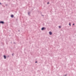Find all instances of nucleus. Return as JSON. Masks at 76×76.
Masks as SVG:
<instances>
[{
  "label": "nucleus",
  "mask_w": 76,
  "mask_h": 76,
  "mask_svg": "<svg viewBox=\"0 0 76 76\" xmlns=\"http://www.w3.org/2000/svg\"><path fill=\"white\" fill-rule=\"evenodd\" d=\"M58 27H59V28H61V26H58Z\"/></svg>",
  "instance_id": "6"
},
{
  "label": "nucleus",
  "mask_w": 76,
  "mask_h": 76,
  "mask_svg": "<svg viewBox=\"0 0 76 76\" xmlns=\"http://www.w3.org/2000/svg\"><path fill=\"white\" fill-rule=\"evenodd\" d=\"M49 4V2H48V4Z\"/></svg>",
  "instance_id": "11"
},
{
  "label": "nucleus",
  "mask_w": 76,
  "mask_h": 76,
  "mask_svg": "<svg viewBox=\"0 0 76 76\" xmlns=\"http://www.w3.org/2000/svg\"><path fill=\"white\" fill-rule=\"evenodd\" d=\"M37 61H36V62H35V63H37Z\"/></svg>",
  "instance_id": "10"
},
{
  "label": "nucleus",
  "mask_w": 76,
  "mask_h": 76,
  "mask_svg": "<svg viewBox=\"0 0 76 76\" xmlns=\"http://www.w3.org/2000/svg\"><path fill=\"white\" fill-rule=\"evenodd\" d=\"M0 23H1L3 24L4 23V22L3 21H1Z\"/></svg>",
  "instance_id": "1"
},
{
  "label": "nucleus",
  "mask_w": 76,
  "mask_h": 76,
  "mask_svg": "<svg viewBox=\"0 0 76 76\" xmlns=\"http://www.w3.org/2000/svg\"><path fill=\"white\" fill-rule=\"evenodd\" d=\"M69 25H70V26H71V24H70V23H69Z\"/></svg>",
  "instance_id": "7"
},
{
  "label": "nucleus",
  "mask_w": 76,
  "mask_h": 76,
  "mask_svg": "<svg viewBox=\"0 0 76 76\" xmlns=\"http://www.w3.org/2000/svg\"><path fill=\"white\" fill-rule=\"evenodd\" d=\"M75 25V24H74V23H73V25Z\"/></svg>",
  "instance_id": "8"
},
{
  "label": "nucleus",
  "mask_w": 76,
  "mask_h": 76,
  "mask_svg": "<svg viewBox=\"0 0 76 76\" xmlns=\"http://www.w3.org/2000/svg\"><path fill=\"white\" fill-rule=\"evenodd\" d=\"M13 17H14V16L13 15H11V17L13 18Z\"/></svg>",
  "instance_id": "3"
},
{
  "label": "nucleus",
  "mask_w": 76,
  "mask_h": 76,
  "mask_svg": "<svg viewBox=\"0 0 76 76\" xmlns=\"http://www.w3.org/2000/svg\"><path fill=\"white\" fill-rule=\"evenodd\" d=\"M44 29V27H43V28H42V30H43Z\"/></svg>",
  "instance_id": "4"
},
{
  "label": "nucleus",
  "mask_w": 76,
  "mask_h": 76,
  "mask_svg": "<svg viewBox=\"0 0 76 76\" xmlns=\"http://www.w3.org/2000/svg\"><path fill=\"white\" fill-rule=\"evenodd\" d=\"M49 34H50V35H51L52 34L51 32V31H50V32H49Z\"/></svg>",
  "instance_id": "2"
},
{
  "label": "nucleus",
  "mask_w": 76,
  "mask_h": 76,
  "mask_svg": "<svg viewBox=\"0 0 76 76\" xmlns=\"http://www.w3.org/2000/svg\"><path fill=\"white\" fill-rule=\"evenodd\" d=\"M0 4L1 5V3H0Z\"/></svg>",
  "instance_id": "9"
},
{
  "label": "nucleus",
  "mask_w": 76,
  "mask_h": 76,
  "mask_svg": "<svg viewBox=\"0 0 76 76\" xmlns=\"http://www.w3.org/2000/svg\"><path fill=\"white\" fill-rule=\"evenodd\" d=\"M4 59L6 58V56H4Z\"/></svg>",
  "instance_id": "5"
}]
</instances>
